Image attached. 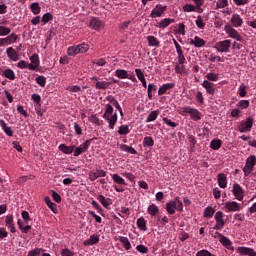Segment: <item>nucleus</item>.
<instances>
[{
    "label": "nucleus",
    "mask_w": 256,
    "mask_h": 256,
    "mask_svg": "<svg viewBox=\"0 0 256 256\" xmlns=\"http://www.w3.org/2000/svg\"><path fill=\"white\" fill-rule=\"evenodd\" d=\"M6 55L11 61H19V52L15 51L13 47H9L6 50Z\"/></svg>",
    "instance_id": "obj_18"
},
{
    "label": "nucleus",
    "mask_w": 256,
    "mask_h": 256,
    "mask_svg": "<svg viewBox=\"0 0 256 256\" xmlns=\"http://www.w3.org/2000/svg\"><path fill=\"white\" fill-rule=\"evenodd\" d=\"M67 53L70 57H75V55H79V48L77 45L68 47Z\"/></svg>",
    "instance_id": "obj_37"
},
{
    "label": "nucleus",
    "mask_w": 256,
    "mask_h": 256,
    "mask_svg": "<svg viewBox=\"0 0 256 256\" xmlns=\"http://www.w3.org/2000/svg\"><path fill=\"white\" fill-rule=\"evenodd\" d=\"M157 117H159V112H157V110L152 111L146 118V123H151L153 121H155V119H157Z\"/></svg>",
    "instance_id": "obj_40"
},
{
    "label": "nucleus",
    "mask_w": 256,
    "mask_h": 256,
    "mask_svg": "<svg viewBox=\"0 0 256 256\" xmlns=\"http://www.w3.org/2000/svg\"><path fill=\"white\" fill-rule=\"evenodd\" d=\"M136 250L139 252V253H142L143 255L149 253V248H147V246H144V245H138L136 247Z\"/></svg>",
    "instance_id": "obj_58"
},
{
    "label": "nucleus",
    "mask_w": 256,
    "mask_h": 256,
    "mask_svg": "<svg viewBox=\"0 0 256 256\" xmlns=\"http://www.w3.org/2000/svg\"><path fill=\"white\" fill-rule=\"evenodd\" d=\"M144 147H153L155 145V142L153 141V138L151 137H145L143 141Z\"/></svg>",
    "instance_id": "obj_54"
},
{
    "label": "nucleus",
    "mask_w": 256,
    "mask_h": 256,
    "mask_svg": "<svg viewBox=\"0 0 256 256\" xmlns=\"http://www.w3.org/2000/svg\"><path fill=\"white\" fill-rule=\"evenodd\" d=\"M49 21H53V14L51 13H46L42 16V23H49Z\"/></svg>",
    "instance_id": "obj_56"
},
{
    "label": "nucleus",
    "mask_w": 256,
    "mask_h": 256,
    "mask_svg": "<svg viewBox=\"0 0 256 256\" xmlns=\"http://www.w3.org/2000/svg\"><path fill=\"white\" fill-rule=\"evenodd\" d=\"M210 147L214 151H217L218 149H221V140H212L210 142Z\"/></svg>",
    "instance_id": "obj_46"
},
{
    "label": "nucleus",
    "mask_w": 256,
    "mask_h": 256,
    "mask_svg": "<svg viewBox=\"0 0 256 256\" xmlns=\"http://www.w3.org/2000/svg\"><path fill=\"white\" fill-rule=\"evenodd\" d=\"M255 165H256V156L255 155L249 156L243 168L245 177H249V174L251 173V171H253V167H255Z\"/></svg>",
    "instance_id": "obj_2"
},
{
    "label": "nucleus",
    "mask_w": 256,
    "mask_h": 256,
    "mask_svg": "<svg viewBox=\"0 0 256 256\" xmlns=\"http://www.w3.org/2000/svg\"><path fill=\"white\" fill-rule=\"evenodd\" d=\"M90 123H93L94 125H97L98 127H101L102 121L97 117V114H92L89 118Z\"/></svg>",
    "instance_id": "obj_41"
},
{
    "label": "nucleus",
    "mask_w": 256,
    "mask_h": 256,
    "mask_svg": "<svg viewBox=\"0 0 256 256\" xmlns=\"http://www.w3.org/2000/svg\"><path fill=\"white\" fill-rule=\"evenodd\" d=\"M89 27H91L92 29H95L96 31H99V29L103 27V22H101V20L97 18H92L90 20Z\"/></svg>",
    "instance_id": "obj_23"
},
{
    "label": "nucleus",
    "mask_w": 256,
    "mask_h": 256,
    "mask_svg": "<svg viewBox=\"0 0 256 256\" xmlns=\"http://www.w3.org/2000/svg\"><path fill=\"white\" fill-rule=\"evenodd\" d=\"M183 11L185 13H191L192 11H195V6H193L191 4H186L183 6Z\"/></svg>",
    "instance_id": "obj_62"
},
{
    "label": "nucleus",
    "mask_w": 256,
    "mask_h": 256,
    "mask_svg": "<svg viewBox=\"0 0 256 256\" xmlns=\"http://www.w3.org/2000/svg\"><path fill=\"white\" fill-rule=\"evenodd\" d=\"M213 215H215V209H213L211 206L206 207L204 210V217L211 219Z\"/></svg>",
    "instance_id": "obj_39"
},
{
    "label": "nucleus",
    "mask_w": 256,
    "mask_h": 256,
    "mask_svg": "<svg viewBox=\"0 0 256 256\" xmlns=\"http://www.w3.org/2000/svg\"><path fill=\"white\" fill-rule=\"evenodd\" d=\"M61 255L62 256H75V252L69 250L68 248H65V249L61 250Z\"/></svg>",
    "instance_id": "obj_63"
},
{
    "label": "nucleus",
    "mask_w": 256,
    "mask_h": 256,
    "mask_svg": "<svg viewBox=\"0 0 256 256\" xmlns=\"http://www.w3.org/2000/svg\"><path fill=\"white\" fill-rule=\"evenodd\" d=\"M109 115H113V106H111V104H106V110L103 114V117H107Z\"/></svg>",
    "instance_id": "obj_59"
},
{
    "label": "nucleus",
    "mask_w": 256,
    "mask_h": 256,
    "mask_svg": "<svg viewBox=\"0 0 256 256\" xmlns=\"http://www.w3.org/2000/svg\"><path fill=\"white\" fill-rule=\"evenodd\" d=\"M249 100H240L236 106L239 107L240 109H247L249 108Z\"/></svg>",
    "instance_id": "obj_52"
},
{
    "label": "nucleus",
    "mask_w": 256,
    "mask_h": 256,
    "mask_svg": "<svg viewBox=\"0 0 256 256\" xmlns=\"http://www.w3.org/2000/svg\"><path fill=\"white\" fill-rule=\"evenodd\" d=\"M229 5V0H218L216 2L217 9H225Z\"/></svg>",
    "instance_id": "obj_47"
},
{
    "label": "nucleus",
    "mask_w": 256,
    "mask_h": 256,
    "mask_svg": "<svg viewBox=\"0 0 256 256\" xmlns=\"http://www.w3.org/2000/svg\"><path fill=\"white\" fill-rule=\"evenodd\" d=\"M45 203H46L47 207H49V209H51V211H53V213H57V204L53 203L51 201V198L45 197Z\"/></svg>",
    "instance_id": "obj_36"
},
{
    "label": "nucleus",
    "mask_w": 256,
    "mask_h": 256,
    "mask_svg": "<svg viewBox=\"0 0 256 256\" xmlns=\"http://www.w3.org/2000/svg\"><path fill=\"white\" fill-rule=\"evenodd\" d=\"M173 87H175V83L163 84L158 90V95H165L167 91H169V89H173Z\"/></svg>",
    "instance_id": "obj_24"
},
{
    "label": "nucleus",
    "mask_w": 256,
    "mask_h": 256,
    "mask_svg": "<svg viewBox=\"0 0 256 256\" xmlns=\"http://www.w3.org/2000/svg\"><path fill=\"white\" fill-rule=\"evenodd\" d=\"M146 39L149 47H159V45H161V42L155 36H147Z\"/></svg>",
    "instance_id": "obj_28"
},
{
    "label": "nucleus",
    "mask_w": 256,
    "mask_h": 256,
    "mask_svg": "<svg viewBox=\"0 0 256 256\" xmlns=\"http://www.w3.org/2000/svg\"><path fill=\"white\" fill-rule=\"evenodd\" d=\"M0 126L2 127L4 133H6L8 137H13V130L11 129V127L7 126L5 120H0Z\"/></svg>",
    "instance_id": "obj_29"
},
{
    "label": "nucleus",
    "mask_w": 256,
    "mask_h": 256,
    "mask_svg": "<svg viewBox=\"0 0 256 256\" xmlns=\"http://www.w3.org/2000/svg\"><path fill=\"white\" fill-rule=\"evenodd\" d=\"M121 151H124L125 153H130V155H137V150L135 148L127 145V144H122L120 146Z\"/></svg>",
    "instance_id": "obj_32"
},
{
    "label": "nucleus",
    "mask_w": 256,
    "mask_h": 256,
    "mask_svg": "<svg viewBox=\"0 0 256 256\" xmlns=\"http://www.w3.org/2000/svg\"><path fill=\"white\" fill-rule=\"evenodd\" d=\"M217 181H218V185L221 189L227 188V175H225L224 173L218 174Z\"/></svg>",
    "instance_id": "obj_22"
},
{
    "label": "nucleus",
    "mask_w": 256,
    "mask_h": 256,
    "mask_svg": "<svg viewBox=\"0 0 256 256\" xmlns=\"http://www.w3.org/2000/svg\"><path fill=\"white\" fill-rule=\"evenodd\" d=\"M214 49L218 51V53H229L231 51V40H222L218 42Z\"/></svg>",
    "instance_id": "obj_3"
},
{
    "label": "nucleus",
    "mask_w": 256,
    "mask_h": 256,
    "mask_svg": "<svg viewBox=\"0 0 256 256\" xmlns=\"http://www.w3.org/2000/svg\"><path fill=\"white\" fill-rule=\"evenodd\" d=\"M190 45H194V47H204L205 41L203 38H199V36H195L194 39L190 40Z\"/></svg>",
    "instance_id": "obj_26"
},
{
    "label": "nucleus",
    "mask_w": 256,
    "mask_h": 256,
    "mask_svg": "<svg viewBox=\"0 0 256 256\" xmlns=\"http://www.w3.org/2000/svg\"><path fill=\"white\" fill-rule=\"evenodd\" d=\"M148 213H149V215H152V217H155V215H157V213H159V207H157V205H155V204H151L148 207Z\"/></svg>",
    "instance_id": "obj_42"
},
{
    "label": "nucleus",
    "mask_w": 256,
    "mask_h": 256,
    "mask_svg": "<svg viewBox=\"0 0 256 256\" xmlns=\"http://www.w3.org/2000/svg\"><path fill=\"white\" fill-rule=\"evenodd\" d=\"M115 76L118 77V79H127L129 72L125 69H118L115 71Z\"/></svg>",
    "instance_id": "obj_34"
},
{
    "label": "nucleus",
    "mask_w": 256,
    "mask_h": 256,
    "mask_svg": "<svg viewBox=\"0 0 256 256\" xmlns=\"http://www.w3.org/2000/svg\"><path fill=\"white\" fill-rule=\"evenodd\" d=\"M183 113L190 115L193 121H201V112L191 106H186L182 108Z\"/></svg>",
    "instance_id": "obj_5"
},
{
    "label": "nucleus",
    "mask_w": 256,
    "mask_h": 256,
    "mask_svg": "<svg viewBox=\"0 0 256 256\" xmlns=\"http://www.w3.org/2000/svg\"><path fill=\"white\" fill-rule=\"evenodd\" d=\"M5 223L11 233H17V228H15V223L13 222V214L6 216Z\"/></svg>",
    "instance_id": "obj_15"
},
{
    "label": "nucleus",
    "mask_w": 256,
    "mask_h": 256,
    "mask_svg": "<svg viewBox=\"0 0 256 256\" xmlns=\"http://www.w3.org/2000/svg\"><path fill=\"white\" fill-rule=\"evenodd\" d=\"M108 122L109 129H115V125L117 124V112H115L112 115H108L106 117H103Z\"/></svg>",
    "instance_id": "obj_16"
},
{
    "label": "nucleus",
    "mask_w": 256,
    "mask_h": 256,
    "mask_svg": "<svg viewBox=\"0 0 256 256\" xmlns=\"http://www.w3.org/2000/svg\"><path fill=\"white\" fill-rule=\"evenodd\" d=\"M224 31L226 35L231 37V39H235V41H243V37H241V34H239V32L235 28L231 27V25H226L224 27Z\"/></svg>",
    "instance_id": "obj_6"
},
{
    "label": "nucleus",
    "mask_w": 256,
    "mask_h": 256,
    "mask_svg": "<svg viewBox=\"0 0 256 256\" xmlns=\"http://www.w3.org/2000/svg\"><path fill=\"white\" fill-rule=\"evenodd\" d=\"M136 225L140 231H147V222H145V218H138Z\"/></svg>",
    "instance_id": "obj_33"
},
{
    "label": "nucleus",
    "mask_w": 256,
    "mask_h": 256,
    "mask_svg": "<svg viewBox=\"0 0 256 256\" xmlns=\"http://www.w3.org/2000/svg\"><path fill=\"white\" fill-rule=\"evenodd\" d=\"M196 256H215V254H212L211 252H209L208 250H200L196 253Z\"/></svg>",
    "instance_id": "obj_61"
},
{
    "label": "nucleus",
    "mask_w": 256,
    "mask_h": 256,
    "mask_svg": "<svg viewBox=\"0 0 256 256\" xmlns=\"http://www.w3.org/2000/svg\"><path fill=\"white\" fill-rule=\"evenodd\" d=\"M98 241H99V235H92V236H90L89 239H87L83 242V245H85V247H87L89 245H97Z\"/></svg>",
    "instance_id": "obj_30"
},
{
    "label": "nucleus",
    "mask_w": 256,
    "mask_h": 256,
    "mask_svg": "<svg viewBox=\"0 0 256 256\" xmlns=\"http://www.w3.org/2000/svg\"><path fill=\"white\" fill-rule=\"evenodd\" d=\"M97 200L99 203H101V205H103V207H105V209L111 205V198H105L103 195H99Z\"/></svg>",
    "instance_id": "obj_31"
},
{
    "label": "nucleus",
    "mask_w": 256,
    "mask_h": 256,
    "mask_svg": "<svg viewBox=\"0 0 256 256\" xmlns=\"http://www.w3.org/2000/svg\"><path fill=\"white\" fill-rule=\"evenodd\" d=\"M202 87H204L206 93H208L209 95H215V92L217 91L213 83L209 82L208 80L203 81Z\"/></svg>",
    "instance_id": "obj_17"
},
{
    "label": "nucleus",
    "mask_w": 256,
    "mask_h": 256,
    "mask_svg": "<svg viewBox=\"0 0 256 256\" xmlns=\"http://www.w3.org/2000/svg\"><path fill=\"white\" fill-rule=\"evenodd\" d=\"M90 79L91 81L95 82V88L98 90L105 91L106 89H109V87H111V82L101 80V78L97 76H93Z\"/></svg>",
    "instance_id": "obj_4"
},
{
    "label": "nucleus",
    "mask_w": 256,
    "mask_h": 256,
    "mask_svg": "<svg viewBox=\"0 0 256 256\" xmlns=\"http://www.w3.org/2000/svg\"><path fill=\"white\" fill-rule=\"evenodd\" d=\"M214 219L216 224L214 226L215 231H221L225 227V220L223 219V212L218 211L215 213Z\"/></svg>",
    "instance_id": "obj_8"
},
{
    "label": "nucleus",
    "mask_w": 256,
    "mask_h": 256,
    "mask_svg": "<svg viewBox=\"0 0 256 256\" xmlns=\"http://www.w3.org/2000/svg\"><path fill=\"white\" fill-rule=\"evenodd\" d=\"M230 23H232L233 27H241L243 25V18L239 14H234L231 17Z\"/></svg>",
    "instance_id": "obj_21"
},
{
    "label": "nucleus",
    "mask_w": 256,
    "mask_h": 256,
    "mask_svg": "<svg viewBox=\"0 0 256 256\" xmlns=\"http://www.w3.org/2000/svg\"><path fill=\"white\" fill-rule=\"evenodd\" d=\"M224 209H226V211L235 213L237 211H241L243 206L235 201H228L224 203Z\"/></svg>",
    "instance_id": "obj_10"
},
{
    "label": "nucleus",
    "mask_w": 256,
    "mask_h": 256,
    "mask_svg": "<svg viewBox=\"0 0 256 256\" xmlns=\"http://www.w3.org/2000/svg\"><path fill=\"white\" fill-rule=\"evenodd\" d=\"M58 148L60 151H62V153H65L66 155H71V153L75 151V146H67L65 144H60Z\"/></svg>",
    "instance_id": "obj_27"
},
{
    "label": "nucleus",
    "mask_w": 256,
    "mask_h": 256,
    "mask_svg": "<svg viewBox=\"0 0 256 256\" xmlns=\"http://www.w3.org/2000/svg\"><path fill=\"white\" fill-rule=\"evenodd\" d=\"M206 79H208V81H219V74L210 72L206 75Z\"/></svg>",
    "instance_id": "obj_55"
},
{
    "label": "nucleus",
    "mask_w": 256,
    "mask_h": 256,
    "mask_svg": "<svg viewBox=\"0 0 256 256\" xmlns=\"http://www.w3.org/2000/svg\"><path fill=\"white\" fill-rule=\"evenodd\" d=\"M118 133L120 135H129V126L127 125H121L119 128H118Z\"/></svg>",
    "instance_id": "obj_51"
},
{
    "label": "nucleus",
    "mask_w": 256,
    "mask_h": 256,
    "mask_svg": "<svg viewBox=\"0 0 256 256\" xmlns=\"http://www.w3.org/2000/svg\"><path fill=\"white\" fill-rule=\"evenodd\" d=\"M91 146V140H86L83 144H81L79 147H77L74 150V157H79L81 153H85Z\"/></svg>",
    "instance_id": "obj_12"
},
{
    "label": "nucleus",
    "mask_w": 256,
    "mask_h": 256,
    "mask_svg": "<svg viewBox=\"0 0 256 256\" xmlns=\"http://www.w3.org/2000/svg\"><path fill=\"white\" fill-rule=\"evenodd\" d=\"M232 193L237 201H243V198L245 197V191L241 185L234 183L232 187Z\"/></svg>",
    "instance_id": "obj_7"
},
{
    "label": "nucleus",
    "mask_w": 256,
    "mask_h": 256,
    "mask_svg": "<svg viewBox=\"0 0 256 256\" xmlns=\"http://www.w3.org/2000/svg\"><path fill=\"white\" fill-rule=\"evenodd\" d=\"M7 35H11V28L0 25V37H7Z\"/></svg>",
    "instance_id": "obj_38"
},
{
    "label": "nucleus",
    "mask_w": 256,
    "mask_h": 256,
    "mask_svg": "<svg viewBox=\"0 0 256 256\" xmlns=\"http://www.w3.org/2000/svg\"><path fill=\"white\" fill-rule=\"evenodd\" d=\"M165 11H167V6H163L161 4H158L151 11L150 17H152V19H155L157 17H161V15H163L165 13Z\"/></svg>",
    "instance_id": "obj_11"
},
{
    "label": "nucleus",
    "mask_w": 256,
    "mask_h": 256,
    "mask_svg": "<svg viewBox=\"0 0 256 256\" xmlns=\"http://www.w3.org/2000/svg\"><path fill=\"white\" fill-rule=\"evenodd\" d=\"M239 255L256 256V252L253 248L240 246L236 249Z\"/></svg>",
    "instance_id": "obj_14"
},
{
    "label": "nucleus",
    "mask_w": 256,
    "mask_h": 256,
    "mask_svg": "<svg viewBox=\"0 0 256 256\" xmlns=\"http://www.w3.org/2000/svg\"><path fill=\"white\" fill-rule=\"evenodd\" d=\"M4 77H6V79H10V81L15 80V72L11 69H6L3 72Z\"/></svg>",
    "instance_id": "obj_44"
},
{
    "label": "nucleus",
    "mask_w": 256,
    "mask_h": 256,
    "mask_svg": "<svg viewBox=\"0 0 256 256\" xmlns=\"http://www.w3.org/2000/svg\"><path fill=\"white\" fill-rule=\"evenodd\" d=\"M214 237H218V240L224 247H231V240L223 234L216 232Z\"/></svg>",
    "instance_id": "obj_20"
},
{
    "label": "nucleus",
    "mask_w": 256,
    "mask_h": 256,
    "mask_svg": "<svg viewBox=\"0 0 256 256\" xmlns=\"http://www.w3.org/2000/svg\"><path fill=\"white\" fill-rule=\"evenodd\" d=\"M105 175H107V172H105V170L96 169V170L90 171L89 179L90 181H96V179H99V177H105Z\"/></svg>",
    "instance_id": "obj_13"
},
{
    "label": "nucleus",
    "mask_w": 256,
    "mask_h": 256,
    "mask_svg": "<svg viewBox=\"0 0 256 256\" xmlns=\"http://www.w3.org/2000/svg\"><path fill=\"white\" fill-rule=\"evenodd\" d=\"M78 47V53H87L89 51V44L82 43L77 45Z\"/></svg>",
    "instance_id": "obj_49"
},
{
    "label": "nucleus",
    "mask_w": 256,
    "mask_h": 256,
    "mask_svg": "<svg viewBox=\"0 0 256 256\" xmlns=\"http://www.w3.org/2000/svg\"><path fill=\"white\" fill-rule=\"evenodd\" d=\"M31 63L29 64V70L30 71H35L39 67V55L33 54L30 57Z\"/></svg>",
    "instance_id": "obj_19"
},
{
    "label": "nucleus",
    "mask_w": 256,
    "mask_h": 256,
    "mask_svg": "<svg viewBox=\"0 0 256 256\" xmlns=\"http://www.w3.org/2000/svg\"><path fill=\"white\" fill-rule=\"evenodd\" d=\"M112 179L114 183H117L118 185H126L125 179L123 177L119 176V174H113Z\"/></svg>",
    "instance_id": "obj_43"
},
{
    "label": "nucleus",
    "mask_w": 256,
    "mask_h": 256,
    "mask_svg": "<svg viewBox=\"0 0 256 256\" xmlns=\"http://www.w3.org/2000/svg\"><path fill=\"white\" fill-rule=\"evenodd\" d=\"M36 83L40 86V87H45V85H47V78H45V76H38L36 78Z\"/></svg>",
    "instance_id": "obj_50"
},
{
    "label": "nucleus",
    "mask_w": 256,
    "mask_h": 256,
    "mask_svg": "<svg viewBox=\"0 0 256 256\" xmlns=\"http://www.w3.org/2000/svg\"><path fill=\"white\" fill-rule=\"evenodd\" d=\"M238 129L240 133H245L247 131H251L253 129V117L249 116L246 118L245 122H242L239 126Z\"/></svg>",
    "instance_id": "obj_9"
},
{
    "label": "nucleus",
    "mask_w": 256,
    "mask_h": 256,
    "mask_svg": "<svg viewBox=\"0 0 256 256\" xmlns=\"http://www.w3.org/2000/svg\"><path fill=\"white\" fill-rule=\"evenodd\" d=\"M119 241H120V243H122V245L124 246L126 251H129V249H131V242H129V238H127L125 236H120Z\"/></svg>",
    "instance_id": "obj_35"
},
{
    "label": "nucleus",
    "mask_w": 256,
    "mask_h": 256,
    "mask_svg": "<svg viewBox=\"0 0 256 256\" xmlns=\"http://www.w3.org/2000/svg\"><path fill=\"white\" fill-rule=\"evenodd\" d=\"M16 66L18 67V69H29V63H27V61L25 60H21L16 64Z\"/></svg>",
    "instance_id": "obj_60"
},
{
    "label": "nucleus",
    "mask_w": 256,
    "mask_h": 256,
    "mask_svg": "<svg viewBox=\"0 0 256 256\" xmlns=\"http://www.w3.org/2000/svg\"><path fill=\"white\" fill-rule=\"evenodd\" d=\"M196 25L199 29H203L205 27V23L203 22V18L201 16L197 17Z\"/></svg>",
    "instance_id": "obj_64"
},
{
    "label": "nucleus",
    "mask_w": 256,
    "mask_h": 256,
    "mask_svg": "<svg viewBox=\"0 0 256 256\" xmlns=\"http://www.w3.org/2000/svg\"><path fill=\"white\" fill-rule=\"evenodd\" d=\"M175 73H177L178 75H183V73H185V65L177 63L175 65Z\"/></svg>",
    "instance_id": "obj_53"
},
{
    "label": "nucleus",
    "mask_w": 256,
    "mask_h": 256,
    "mask_svg": "<svg viewBox=\"0 0 256 256\" xmlns=\"http://www.w3.org/2000/svg\"><path fill=\"white\" fill-rule=\"evenodd\" d=\"M239 97H245L247 95V86L245 84H241L238 88Z\"/></svg>",
    "instance_id": "obj_48"
},
{
    "label": "nucleus",
    "mask_w": 256,
    "mask_h": 256,
    "mask_svg": "<svg viewBox=\"0 0 256 256\" xmlns=\"http://www.w3.org/2000/svg\"><path fill=\"white\" fill-rule=\"evenodd\" d=\"M21 215H22V219L24 220L25 225H29V221H31V217L29 216V212L24 210V211H22Z\"/></svg>",
    "instance_id": "obj_57"
},
{
    "label": "nucleus",
    "mask_w": 256,
    "mask_h": 256,
    "mask_svg": "<svg viewBox=\"0 0 256 256\" xmlns=\"http://www.w3.org/2000/svg\"><path fill=\"white\" fill-rule=\"evenodd\" d=\"M166 211L169 215H175V211H183V203L176 197L166 204Z\"/></svg>",
    "instance_id": "obj_1"
},
{
    "label": "nucleus",
    "mask_w": 256,
    "mask_h": 256,
    "mask_svg": "<svg viewBox=\"0 0 256 256\" xmlns=\"http://www.w3.org/2000/svg\"><path fill=\"white\" fill-rule=\"evenodd\" d=\"M30 9L34 15H39V13H41V7L39 6V3H32Z\"/></svg>",
    "instance_id": "obj_45"
},
{
    "label": "nucleus",
    "mask_w": 256,
    "mask_h": 256,
    "mask_svg": "<svg viewBox=\"0 0 256 256\" xmlns=\"http://www.w3.org/2000/svg\"><path fill=\"white\" fill-rule=\"evenodd\" d=\"M171 23H175V20L174 19H170V18H165V19H162L157 24V27H159V29H165V28L169 27L171 25Z\"/></svg>",
    "instance_id": "obj_25"
}]
</instances>
